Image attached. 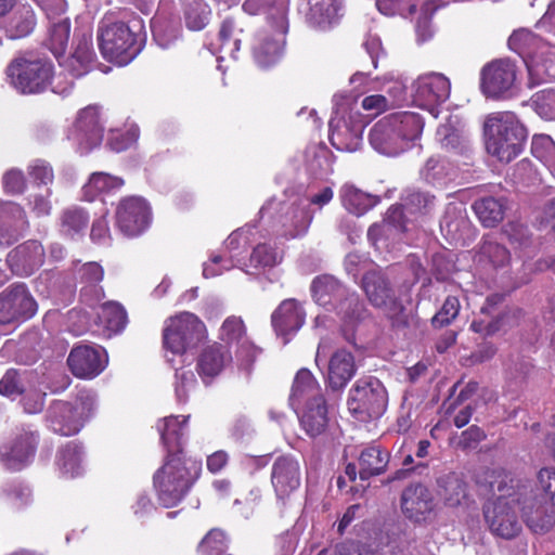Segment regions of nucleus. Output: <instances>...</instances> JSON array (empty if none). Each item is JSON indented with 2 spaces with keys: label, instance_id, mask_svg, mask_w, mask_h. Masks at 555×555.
Masks as SVG:
<instances>
[{
  "label": "nucleus",
  "instance_id": "obj_1",
  "mask_svg": "<svg viewBox=\"0 0 555 555\" xmlns=\"http://www.w3.org/2000/svg\"><path fill=\"white\" fill-rule=\"evenodd\" d=\"M489 478L491 491L499 496L485 505L486 521L495 535L512 539L521 530L514 505L521 506V498L531 492V486L514 479L505 470H493Z\"/></svg>",
  "mask_w": 555,
  "mask_h": 555
},
{
  "label": "nucleus",
  "instance_id": "obj_2",
  "mask_svg": "<svg viewBox=\"0 0 555 555\" xmlns=\"http://www.w3.org/2000/svg\"><path fill=\"white\" fill-rule=\"evenodd\" d=\"M424 122L412 112L388 115L377 121L370 131V143L380 154L396 156L420 138Z\"/></svg>",
  "mask_w": 555,
  "mask_h": 555
},
{
  "label": "nucleus",
  "instance_id": "obj_3",
  "mask_svg": "<svg viewBox=\"0 0 555 555\" xmlns=\"http://www.w3.org/2000/svg\"><path fill=\"white\" fill-rule=\"evenodd\" d=\"M311 291L315 302L326 311H334L343 322V332L350 340L349 332L363 317L364 307L354 292L348 289L332 275L313 280Z\"/></svg>",
  "mask_w": 555,
  "mask_h": 555
},
{
  "label": "nucleus",
  "instance_id": "obj_4",
  "mask_svg": "<svg viewBox=\"0 0 555 555\" xmlns=\"http://www.w3.org/2000/svg\"><path fill=\"white\" fill-rule=\"evenodd\" d=\"M486 149L500 162L509 163L522 151L527 130L511 112L490 114L485 121Z\"/></svg>",
  "mask_w": 555,
  "mask_h": 555
},
{
  "label": "nucleus",
  "instance_id": "obj_5",
  "mask_svg": "<svg viewBox=\"0 0 555 555\" xmlns=\"http://www.w3.org/2000/svg\"><path fill=\"white\" fill-rule=\"evenodd\" d=\"M201 465L185 461L181 454H168L153 476V485L164 507L176 506L198 477Z\"/></svg>",
  "mask_w": 555,
  "mask_h": 555
},
{
  "label": "nucleus",
  "instance_id": "obj_6",
  "mask_svg": "<svg viewBox=\"0 0 555 555\" xmlns=\"http://www.w3.org/2000/svg\"><path fill=\"white\" fill-rule=\"evenodd\" d=\"M435 206V197L428 193L406 191L402 197L401 207H390L382 224H373L367 231V237L378 248L387 246L389 237L400 235L405 230L403 219L416 215H426Z\"/></svg>",
  "mask_w": 555,
  "mask_h": 555
},
{
  "label": "nucleus",
  "instance_id": "obj_7",
  "mask_svg": "<svg viewBox=\"0 0 555 555\" xmlns=\"http://www.w3.org/2000/svg\"><path fill=\"white\" fill-rule=\"evenodd\" d=\"M335 117L330 121L331 144L338 151L354 152L362 144V133L369 120L363 117L351 96H334Z\"/></svg>",
  "mask_w": 555,
  "mask_h": 555
},
{
  "label": "nucleus",
  "instance_id": "obj_8",
  "mask_svg": "<svg viewBox=\"0 0 555 555\" xmlns=\"http://www.w3.org/2000/svg\"><path fill=\"white\" fill-rule=\"evenodd\" d=\"M9 83L22 94L43 92L52 85L53 64L33 52L15 55L5 69Z\"/></svg>",
  "mask_w": 555,
  "mask_h": 555
},
{
  "label": "nucleus",
  "instance_id": "obj_9",
  "mask_svg": "<svg viewBox=\"0 0 555 555\" xmlns=\"http://www.w3.org/2000/svg\"><path fill=\"white\" fill-rule=\"evenodd\" d=\"M98 41L103 57L120 66L130 63L141 50L131 28L111 16H105L100 22Z\"/></svg>",
  "mask_w": 555,
  "mask_h": 555
},
{
  "label": "nucleus",
  "instance_id": "obj_10",
  "mask_svg": "<svg viewBox=\"0 0 555 555\" xmlns=\"http://www.w3.org/2000/svg\"><path fill=\"white\" fill-rule=\"evenodd\" d=\"M96 409V396L81 390L74 402L55 401L48 410V421L54 433L63 436L77 434Z\"/></svg>",
  "mask_w": 555,
  "mask_h": 555
},
{
  "label": "nucleus",
  "instance_id": "obj_11",
  "mask_svg": "<svg viewBox=\"0 0 555 555\" xmlns=\"http://www.w3.org/2000/svg\"><path fill=\"white\" fill-rule=\"evenodd\" d=\"M288 29L284 8H278L269 23L255 37L253 54L260 67L274 65L283 55Z\"/></svg>",
  "mask_w": 555,
  "mask_h": 555
},
{
  "label": "nucleus",
  "instance_id": "obj_12",
  "mask_svg": "<svg viewBox=\"0 0 555 555\" xmlns=\"http://www.w3.org/2000/svg\"><path fill=\"white\" fill-rule=\"evenodd\" d=\"M388 398L384 385L373 376L360 378L351 387L348 410L359 421L376 418L384 414Z\"/></svg>",
  "mask_w": 555,
  "mask_h": 555
},
{
  "label": "nucleus",
  "instance_id": "obj_13",
  "mask_svg": "<svg viewBox=\"0 0 555 555\" xmlns=\"http://www.w3.org/2000/svg\"><path fill=\"white\" fill-rule=\"evenodd\" d=\"M207 337L205 324L193 313L182 312L170 318L165 325L164 347L172 354H183Z\"/></svg>",
  "mask_w": 555,
  "mask_h": 555
},
{
  "label": "nucleus",
  "instance_id": "obj_14",
  "mask_svg": "<svg viewBox=\"0 0 555 555\" xmlns=\"http://www.w3.org/2000/svg\"><path fill=\"white\" fill-rule=\"evenodd\" d=\"M362 288L369 301L384 309L395 325L404 324L403 307L398 301L387 278L379 271H369L362 279Z\"/></svg>",
  "mask_w": 555,
  "mask_h": 555
},
{
  "label": "nucleus",
  "instance_id": "obj_15",
  "mask_svg": "<svg viewBox=\"0 0 555 555\" xmlns=\"http://www.w3.org/2000/svg\"><path fill=\"white\" fill-rule=\"evenodd\" d=\"M451 93L450 80L440 73L421 75L413 83L414 102L428 109L435 117L438 115V105L444 103Z\"/></svg>",
  "mask_w": 555,
  "mask_h": 555
},
{
  "label": "nucleus",
  "instance_id": "obj_16",
  "mask_svg": "<svg viewBox=\"0 0 555 555\" xmlns=\"http://www.w3.org/2000/svg\"><path fill=\"white\" fill-rule=\"evenodd\" d=\"M104 127L98 106H87L78 113L68 138L78 145L80 153H88L101 144Z\"/></svg>",
  "mask_w": 555,
  "mask_h": 555
},
{
  "label": "nucleus",
  "instance_id": "obj_17",
  "mask_svg": "<svg viewBox=\"0 0 555 555\" xmlns=\"http://www.w3.org/2000/svg\"><path fill=\"white\" fill-rule=\"evenodd\" d=\"M38 436L30 430H21L0 447V462L12 472L26 467L35 455Z\"/></svg>",
  "mask_w": 555,
  "mask_h": 555
},
{
  "label": "nucleus",
  "instance_id": "obj_18",
  "mask_svg": "<svg viewBox=\"0 0 555 555\" xmlns=\"http://www.w3.org/2000/svg\"><path fill=\"white\" fill-rule=\"evenodd\" d=\"M37 304L24 284H16L0 294V324L31 318Z\"/></svg>",
  "mask_w": 555,
  "mask_h": 555
},
{
  "label": "nucleus",
  "instance_id": "obj_19",
  "mask_svg": "<svg viewBox=\"0 0 555 555\" xmlns=\"http://www.w3.org/2000/svg\"><path fill=\"white\" fill-rule=\"evenodd\" d=\"M117 224L127 236L141 234L150 224L151 209L149 204L138 196L122 199L116 211Z\"/></svg>",
  "mask_w": 555,
  "mask_h": 555
},
{
  "label": "nucleus",
  "instance_id": "obj_20",
  "mask_svg": "<svg viewBox=\"0 0 555 555\" xmlns=\"http://www.w3.org/2000/svg\"><path fill=\"white\" fill-rule=\"evenodd\" d=\"M67 363L76 377L90 379L105 369L107 357L101 347L79 345L72 349Z\"/></svg>",
  "mask_w": 555,
  "mask_h": 555
},
{
  "label": "nucleus",
  "instance_id": "obj_21",
  "mask_svg": "<svg viewBox=\"0 0 555 555\" xmlns=\"http://www.w3.org/2000/svg\"><path fill=\"white\" fill-rule=\"evenodd\" d=\"M515 79L514 64L507 60H496L482 68L481 89L487 96L496 98L507 92Z\"/></svg>",
  "mask_w": 555,
  "mask_h": 555
},
{
  "label": "nucleus",
  "instance_id": "obj_22",
  "mask_svg": "<svg viewBox=\"0 0 555 555\" xmlns=\"http://www.w3.org/2000/svg\"><path fill=\"white\" fill-rule=\"evenodd\" d=\"M44 256L42 244L36 240H28L8 254L7 263L12 273L28 276L43 264Z\"/></svg>",
  "mask_w": 555,
  "mask_h": 555
},
{
  "label": "nucleus",
  "instance_id": "obj_23",
  "mask_svg": "<svg viewBox=\"0 0 555 555\" xmlns=\"http://www.w3.org/2000/svg\"><path fill=\"white\" fill-rule=\"evenodd\" d=\"M29 227L27 214L15 202H0V246L15 243Z\"/></svg>",
  "mask_w": 555,
  "mask_h": 555
},
{
  "label": "nucleus",
  "instance_id": "obj_24",
  "mask_svg": "<svg viewBox=\"0 0 555 555\" xmlns=\"http://www.w3.org/2000/svg\"><path fill=\"white\" fill-rule=\"evenodd\" d=\"M301 479L300 465L292 456H280L271 472V482L279 498H284L295 491Z\"/></svg>",
  "mask_w": 555,
  "mask_h": 555
},
{
  "label": "nucleus",
  "instance_id": "obj_25",
  "mask_svg": "<svg viewBox=\"0 0 555 555\" xmlns=\"http://www.w3.org/2000/svg\"><path fill=\"white\" fill-rule=\"evenodd\" d=\"M402 511L414 521L426 520L434 511V498L430 490L423 485H411L402 493Z\"/></svg>",
  "mask_w": 555,
  "mask_h": 555
},
{
  "label": "nucleus",
  "instance_id": "obj_26",
  "mask_svg": "<svg viewBox=\"0 0 555 555\" xmlns=\"http://www.w3.org/2000/svg\"><path fill=\"white\" fill-rule=\"evenodd\" d=\"M305 311L295 299H285L273 311L271 315L272 326L279 336L284 337V344L288 341L287 336L296 333L305 322Z\"/></svg>",
  "mask_w": 555,
  "mask_h": 555
},
{
  "label": "nucleus",
  "instance_id": "obj_27",
  "mask_svg": "<svg viewBox=\"0 0 555 555\" xmlns=\"http://www.w3.org/2000/svg\"><path fill=\"white\" fill-rule=\"evenodd\" d=\"M219 337L228 345H237V356L246 363L251 362L257 353L256 347L247 337L246 325L241 317H228L219 331Z\"/></svg>",
  "mask_w": 555,
  "mask_h": 555
},
{
  "label": "nucleus",
  "instance_id": "obj_28",
  "mask_svg": "<svg viewBox=\"0 0 555 555\" xmlns=\"http://www.w3.org/2000/svg\"><path fill=\"white\" fill-rule=\"evenodd\" d=\"M312 219L313 215L309 210V205L301 201L285 206L280 218L281 235L286 238L304 236L308 232Z\"/></svg>",
  "mask_w": 555,
  "mask_h": 555
},
{
  "label": "nucleus",
  "instance_id": "obj_29",
  "mask_svg": "<svg viewBox=\"0 0 555 555\" xmlns=\"http://www.w3.org/2000/svg\"><path fill=\"white\" fill-rule=\"evenodd\" d=\"M357 365L353 354L347 349H337L330 358L326 380L334 390L344 389L356 375Z\"/></svg>",
  "mask_w": 555,
  "mask_h": 555
},
{
  "label": "nucleus",
  "instance_id": "obj_30",
  "mask_svg": "<svg viewBox=\"0 0 555 555\" xmlns=\"http://www.w3.org/2000/svg\"><path fill=\"white\" fill-rule=\"evenodd\" d=\"M232 362V354L227 346L218 343L206 346L198 354L196 370L206 382L219 375Z\"/></svg>",
  "mask_w": 555,
  "mask_h": 555
},
{
  "label": "nucleus",
  "instance_id": "obj_31",
  "mask_svg": "<svg viewBox=\"0 0 555 555\" xmlns=\"http://www.w3.org/2000/svg\"><path fill=\"white\" fill-rule=\"evenodd\" d=\"M521 512L527 526L534 533H545L555 524L554 513L541 504L532 489L521 498Z\"/></svg>",
  "mask_w": 555,
  "mask_h": 555
},
{
  "label": "nucleus",
  "instance_id": "obj_32",
  "mask_svg": "<svg viewBox=\"0 0 555 555\" xmlns=\"http://www.w3.org/2000/svg\"><path fill=\"white\" fill-rule=\"evenodd\" d=\"M93 50L92 34L83 33L77 37L74 52L62 63V65L74 76L81 77L87 74L95 60Z\"/></svg>",
  "mask_w": 555,
  "mask_h": 555
},
{
  "label": "nucleus",
  "instance_id": "obj_33",
  "mask_svg": "<svg viewBox=\"0 0 555 555\" xmlns=\"http://www.w3.org/2000/svg\"><path fill=\"white\" fill-rule=\"evenodd\" d=\"M317 398H324L318 380L309 370H299L295 376L289 396L291 405L297 411L302 404L315 401Z\"/></svg>",
  "mask_w": 555,
  "mask_h": 555
},
{
  "label": "nucleus",
  "instance_id": "obj_34",
  "mask_svg": "<svg viewBox=\"0 0 555 555\" xmlns=\"http://www.w3.org/2000/svg\"><path fill=\"white\" fill-rule=\"evenodd\" d=\"M343 0H309L308 21L320 29H327L341 16Z\"/></svg>",
  "mask_w": 555,
  "mask_h": 555
},
{
  "label": "nucleus",
  "instance_id": "obj_35",
  "mask_svg": "<svg viewBox=\"0 0 555 555\" xmlns=\"http://www.w3.org/2000/svg\"><path fill=\"white\" fill-rule=\"evenodd\" d=\"M300 424L311 437L323 434L328 424L327 406L324 398L301 405Z\"/></svg>",
  "mask_w": 555,
  "mask_h": 555
},
{
  "label": "nucleus",
  "instance_id": "obj_36",
  "mask_svg": "<svg viewBox=\"0 0 555 555\" xmlns=\"http://www.w3.org/2000/svg\"><path fill=\"white\" fill-rule=\"evenodd\" d=\"M188 418L189 416H183L180 421L179 416H168L158 422L157 429L168 454H181Z\"/></svg>",
  "mask_w": 555,
  "mask_h": 555
},
{
  "label": "nucleus",
  "instance_id": "obj_37",
  "mask_svg": "<svg viewBox=\"0 0 555 555\" xmlns=\"http://www.w3.org/2000/svg\"><path fill=\"white\" fill-rule=\"evenodd\" d=\"M438 495L450 507L462 505L467 499L466 483L455 473H448L437 480Z\"/></svg>",
  "mask_w": 555,
  "mask_h": 555
},
{
  "label": "nucleus",
  "instance_id": "obj_38",
  "mask_svg": "<svg viewBox=\"0 0 555 555\" xmlns=\"http://www.w3.org/2000/svg\"><path fill=\"white\" fill-rule=\"evenodd\" d=\"M339 197L345 209L354 216L364 215L378 202L377 197L349 183L341 186Z\"/></svg>",
  "mask_w": 555,
  "mask_h": 555
},
{
  "label": "nucleus",
  "instance_id": "obj_39",
  "mask_svg": "<svg viewBox=\"0 0 555 555\" xmlns=\"http://www.w3.org/2000/svg\"><path fill=\"white\" fill-rule=\"evenodd\" d=\"M389 462V453L382 450L378 446L365 448L359 456V476L366 480L372 476H377L386 470Z\"/></svg>",
  "mask_w": 555,
  "mask_h": 555
},
{
  "label": "nucleus",
  "instance_id": "obj_40",
  "mask_svg": "<svg viewBox=\"0 0 555 555\" xmlns=\"http://www.w3.org/2000/svg\"><path fill=\"white\" fill-rule=\"evenodd\" d=\"M124 180L106 172H93L82 186V197L92 202L101 195L112 194L120 190Z\"/></svg>",
  "mask_w": 555,
  "mask_h": 555
},
{
  "label": "nucleus",
  "instance_id": "obj_41",
  "mask_svg": "<svg viewBox=\"0 0 555 555\" xmlns=\"http://www.w3.org/2000/svg\"><path fill=\"white\" fill-rule=\"evenodd\" d=\"M56 465L65 477H76L83 470V449L75 441L62 447L56 456Z\"/></svg>",
  "mask_w": 555,
  "mask_h": 555
},
{
  "label": "nucleus",
  "instance_id": "obj_42",
  "mask_svg": "<svg viewBox=\"0 0 555 555\" xmlns=\"http://www.w3.org/2000/svg\"><path fill=\"white\" fill-rule=\"evenodd\" d=\"M282 255L267 243L258 244L251 251L249 260L243 270L249 274H258L280 263Z\"/></svg>",
  "mask_w": 555,
  "mask_h": 555
},
{
  "label": "nucleus",
  "instance_id": "obj_43",
  "mask_svg": "<svg viewBox=\"0 0 555 555\" xmlns=\"http://www.w3.org/2000/svg\"><path fill=\"white\" fill-rule=\"evenodd\" d=\"M473 209L485 227H494L504 218L505 204L503 198L489 196L476 201Z\"/></svg>",
  "mask_w": 555,
  "mask_h": 555
},
{
  "label": "nucleus",
  "instance_id": "obj_44",
  "mask_svg": "<svg viewBox=\"0 0 555 555\" xmlns=\"http://www.w3.org/2000/svg\"><path fill=\"white\" fill-rule=\"evenodd\" d=\"M509 251L501 244L490 238L483 241L476 261L485 268L499 269L509 262Z\"/></svg>",
  "mask_w": 555,
  "mask_h": 555
},
{
  "label": "nucleus",
  "instance_id": "obj_45",
  "mask_svg": "<svg viewBox=\"0 0 555 555\" xmlns=\"http://www.w3.org/2000/svg\"><path fill=\"white\" fill-rule=\"evenodd\" d=\"M89 223V215L79 207H68L61 212L60 227L63 235L74 238L83 233Z\"/></svg>",
  "mask_w": 555,
  "mask_h": 555
},
{
  "label": "nucleus",
  "instance_id": "obj_46",
  "mask_svg": "<svg viewBox=\"0 0 555 555\" xmlns=\"http://www.w3.org/2000/svg\"><path fill=\"white\" fill-rule=\"evenodd\" d=\"M36 16L30 5H21L12 14L8 33L11 38H23L28 36L35 28Z\"/></svg>",
  "mask_w": 555,
  "mask_h": 555
},
{
  "label": "nucleus",
  "instance_id": "obj_47",
  "mask_svg": "<svg viewBox=\"0 0 555 555\" xmlns=\"http://www.w3.org/2000/svg\"><path fill=\"white\" fill-rule=\"evenodd\" d=\"M98 318L109 335L122 331L127 323L125 309L119 304L113 301L105 302L101 306Z\"/></svg>",
  "mask_w": 555,
  "mask_h": 555
},
{
  "label": "nucleus",
  "instance_id": "obj_48",
  "mask_svg": "<svg viewBox=\"0 0 555 555\" xmlns=\"http://www.w3.org/2000/svg\"><path fill=\"white\" fill-rule=\"evenodd\" d=\"M242 28L237 27L233 18H227L222 22L218 39L220 41L219 50L230 57L235 59L240 50Z\"/></svg>",
  "mask_w": 555,
  "mask_h": 555
},
{
  "label": "nucleus",
  "instance_id": "obj_49",
  "mask_svg": "<svg viewBox=\"0 0 555 555\" xmlns=\"http://www.w3.org/2000/svg\"><path fill=\"white\" fill-rule=\"evenodd\" d=\"M70 35V23L68 18H61L54 22L50 28L47 39V46L55 57L64 54Z\"/></svg>",
  "mask_w": 555,
  "mask_h": 555
},
{
  "label": "nucleus",
  "instance_id": "obj_50",
  "mask_svg": "<svg viewBox=\"0 0 555 555\" xmlns=\"http://www.w3.org/2000/svg\"><path fill=\"white\" fill-rule=\"evenodd\" d=\"M211 10L204 0H188L184 17L186 26L192 30H202L209 22Z\"/></svg>",
  "mask_w": 555,
  "mask_h": 555
},
{
  "label": "nucleus",
  "instance_id": "obj_51",
  "mask_svg": "<svg viewBox=\"0 0 555 555\" xmlns=\"http://www.w3.org/2000/svg\"><path fill=\"white\" fill-rule=\"evenodd\" d=\"M531 151L555 178V143L548 135H539L532 139Z\"/></svg>",
  "mask_w": 555,
  "mask_h": 555
},
{
  "label": "nucleus",
  "instance_id": "obj_52",
  "mask_svg": "<svg viewBox=\"0 0 555 555\" xmlns=\"http://www.w3.org/2000/svg\"><path fill=\"white\" fill-rule=\"evenodd\" d=\"M460 300L455 296H448L441 309L433 317L431 323L434 327L440 328L449 325L460 312Z\"/></svg>",
  "mask_w": 555,
  "mask_h": 555
},
{
  "label": "nucleus",
  "instance_id": "obj_53",
  "mask_svg": "<svg viewBox=\"0 0 555 555\" xmlns=\"http://www.w3.org/2000/svg\"><path fill=\"white\" fill-rule=\"evenodd\" d=\"M25 390L21 374L16 370H9L0 379V393L15 399Z\"/></svg>",
  "mask_w": 555,
  "mask_h": 555
},
{
  "label": "nucleus",
  "instance_id": "obj_54",
  "mask_svg": "<svg viewBox=\"0 0 555 555\" xmlns=\"http://www.w3.org/2000/svg\"><path fill=\"white\" fill-rule=\"evenodd\" d=\"M448 176L444 162L430 157L421 170V177L428 183L440 184Z\"/></svg>",
  "mask_w": 555,
  "mask_h": 555
},
{
  "label": "nucleus",
  "instance_id": "obj_55",
  "mask_svg": "<svg viewBox=\"0 0 555 555\" xmlns=\"http://www.w3.org/2000/svg\"><path fill=\"white\" fill-rule=\"evenodd\" d=\"M28 175L36 184L49 185L54 180V172L51 165L43 159L33 160L28 167Z\"/></svg>",
  "mask_w": 555,
  "mask_h": 555
},
{
  "label": "nucleus",
  "instance_id": "obj_56",
  "mask_svg": "<svg viewBox=\"0 0 555 555\" xmlns=\"http://www.w3.org/2000/svg\"><path fill=\"white\" fill-rule=\"evenodd\" d=\"M225 533L219 529H211L201 541L198 552L202 555H210L220 552L227 546Z\"/></svg>",
  "mask_w": 555,
  "mask_h": 555
},
{
  "label": "nucleus",
  "instance_id": "obj_57",
  "mask_svg": "<svg viewBox=\"0 0 555 555\" xmlns=\"http://www.w3.org/2000/svg\"><path fill=\"white\" fill-rule=\"evenodd\" d=\"M376 7L385 15L412 14L416 8L415 0H376Z\"/></svg>",
  "mask_w": 555,
  "mask_h": 555
},
{
  "label": "nucleus",
  "instance_id": "obj_58",
  "mask_svg": "<svg viewBox=\"0 0 555 555\" xmlns=\"http://www.w3.org/2000/svg\"><path fill=\"white\" fill-rule=\"evenodd\" d=\"M437 137L441 145L449 150L457 149L464 141L463 130L451 124L441 125L437 129Z\"/></svg>",
  "mask_w": 555,
  "mask_h": 555
},
{
  "label": "nucleus",
  "instance_id": "obj_59",
  "mask_svg": "<svg viewBox=\"0 0 555 555\" xmlns=\"http://www.w3.org/2000/svg\"><path fill=\"white\" fill-rule=\"evenodd\" d=\"M2 185L7 193L17 195L25 192L27 181L21 169L11 168L3 175Z\"/></svg>",
  "mask_w": 555,
  "mask_h": 555
},
{
  "label": "nucleus",
  "instance_id": "obj_60",
  "mask_svg": "<svg viewBox=\"0 0 555 555\" xmlns=\"http://www.w3.org/2000/svg\"><path fill=\"white\" fill-rule=\"evenodd\" d=\"M361 107L367 112L369 118L375 117L391 107L390 101L385 94H371L362 99Z\"/></svg>",
  "mask_w": 555,
  "mask_h": 555
},
{
  "label": "nucleus",
  "instance_id": "obj_61",
  "mask_svg": "<svg viewBox=\"0 0 555 555\" xmlns=\"http://www.w3.org/2000/svg\"><path fill=\"white\" fill-rule=\"evenodd\" d=\"M240 260H234L233 256L230 259H225L222 256L215 255L209 261L204 263L203 275L205 278H214L222 273L223 270H230L232 267L238 266Z\"/></svg>",
  "mask_w": 555,
  "mask_h": 555
},
{
  "label": "nucleus",
  "instance_id": "obj_62",
  "mask_svg": "<svg viewBox=\"0 0 555 555\" xmlns=\"http://www.w3.org/2000/svg\"><path fill=\"white\" fill-rule=\"evenodd\" d=\"M139 138V128L132 126L125 133L116 132L108 139L111 150L122 152L133 145Z\"/></svg>",
  "mask_w": 555,
  "mask_h": 555
},
{
  "label": "nucleus",
  "instance_id": "obj_63",
  "mask_svg": "<svg viewBox=\"0 0 555 555\" xmlns=\"http://www.w3.org/2000/svg\"><path fill=\"white\" fill-rule=\"evenodd\" d=\"M539 489L555 506V468H542L538 473Z\"/></svg>",
  "mask_w": 555,
  "mask_h": 555
},
{
  "label": "nucleus",
  "instance_id": "obj_64",
  "mask_svg": "<svg viewBox=\"0 0 555 555\" xmlns=\"http://www.w3.org/2000/svg\"><path fill=\"white\" fill-rule=\"evenodd\" d=\"M334 555H377L376 552L365 543L348 541L335 546Z\"/></svg>",
  "mask_w": 555,
  "mask_h": 555
}]
</instances>
